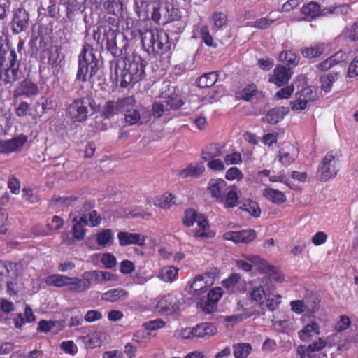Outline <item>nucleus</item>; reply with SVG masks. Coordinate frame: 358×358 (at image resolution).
<instances>
[{"instance_id": "61", "label": "nucleus", "mask_w": 358, "mask_h": 358, "mask_svg": "<svg viewBox=\"0 0 358 358\" xmlns=\"http://www.w3.org/2000/svg\"><path fill=\"white\" fill-rule=\"evenodd\" d=\"M131 108H129V110H125L124 119L126 122L129 125H134L137 124L141 120L140 113L137 110H131Z\"/></svg>"}, {"instance_id": "49", "label": "nucleus", "mask_w": 358, "mask_h": 358, "mask_svg": "<svg viewBox=\"0 0 358 358\" xmlns=\"http://www.w3.org/2000/svg\"><path fill=\"white\" fill-rule=\"evenodd\" d=\"M176 199L171 193L166 192L157 199L155 206L162 209H169L172 205L176 204Z\"/></svg>"}, {"instance_id": "15", "label": "nucleus", "mask_w": 358, "mask_h": 358, "mask_svg": "<svg viewBox=\"0 0 358 358\" xmlns=\"http://www.w3.org/2000/svg\"><path fill=\"white\" fill-rule=\"evenodd\" d=\"M315 95L310 87H306L295 94V100L290 102L292 110L299 111L305 110L308 103L314 101Z\"/></svg>"}, {"instance_id": "30", "label": "nucleus", "mask_w": 358, "mask_h": 358, "mask_svg": "<svg viewBox=\"0 0 358 358\" xmlns=\"http://www.w3.org/2000/svg\"><path fill=\"white\" fill-rule=\"evenodd\" d=\"M129 296V292L123 288H115L109 289L101 294V300L115 303L125 300Z\"/></svg>"}, {"instance_id": "20", "label": "nucleus", "mask_w": 358, "mask_h": 358, "mask_svg": "<svg viewBox=\"0 0 358 358\" xmlns=\"http://www.w3.org/2000/svg\"><path fill=\"white\" fill-rule=\"evenodd\" d=\"M228 189L227 182L222 178H212L208 185V190L211 198L214 199L217 203L220 202Z\"/></svg>"}, {"instance_id": "52", "label": "nucleus", "mask_w": 358, "mask_h": 358, "mask_svg": "<svg viewBox=\"0 0 358 358\" xmlns=\"http://www.w3.org/2000/svg\"><path fill=\"white\" fill-rule=\"evenodd\" d=\"M199 34L203 42L208 47L216 48L217 45L214 42L213 38L211 36L209 28L207 25H201L199 27Z\"/></svg>"}, {"instance_id": "57", "label": "nucleus", "mask_w": 358, "mask_h": 358, "mask_svg": "<svg viewBox=\"0 0 358 358\" xmlns=\"http://www.w3.org/2000/svg\"><path fill=\"white\" fill-rule=\"evenodd\" d=\"M294 92V86L293 84L285 85L276 92L275 96L278 100L289 99Z\"/></svg>"}, {"instance_id": "21", "label": "nucleus", "mask_w": 358, "mask_h": 358, "mask_svg": "<svg viewBox=\"0 0 358 358\" xmlns=\"http://www.w3.org/2000/svg\"><path fill=\"white\" fill-rule=\"evenodd\" d=\"M205 277L201 275H196L192 282L190 284V289H192V295L194 298V300L196 302V304L199 303V301L201 299V298L206 297V294L208 291V286L207 283L204 281Z\"/></svg>"}, {"instance_id": "42", "label": "nucleus", "mask_w": 358, "mask_h": 358, "mask_svg": "<svg viewBox=\"0 0 358 358\" xmlns=\"http://www.w3.org/2000/svg\"><path fill=\"white\" fill-rule=\"evenodd\" d=\"M218 74L212 71L203 74L197 80V85L200 88H209L217 81Z\"/></svg>"}, {"instance_id": "32", "label": "nucleus", "mask_w": 358, "mask_h": 358, "mask_svg": "<svg viewBox=\"0 0 358 358\" xmlns=\"http://www.w3.org/2000/svg\"><path fill=\"white\" fill-rule=\"evenodd\" d=\"M205 170L203 164L196 165L189 164L185 169L180 171L178 176L182 179L198 178L204 173Z\"/></svg>"}, {"instance_id": "25", "label": "nucleus", "mask_w": 358, "mask_h": 358, "mask_svg": "<svg viewBox=\"0 0 358 358\" xmlns=\"http://www.w3.org/2000/svg\"><path fill=\"white\" fill-rule=\"evenodd\" d=\"M320 334V325L315 321L307 324L298 332L300 340L306 343L310 342L313 337L319 336Z\"/></svg>"}, {"instance_id": "48", "label": "nucleus", "mask_w": 358, "mask_h": 358, "mask_svg": "<svg viewBox=\"0 0 358 358\" xmlns=\"http://www.w3.org/2000/svg\"><path fill=\"white\" fill-rule=\"evenodd\" d=\"M235 358H247L252 351V346L248 343H239L233 345Z\"/></svg>"}, {"instance_id": "11", "label": "nucleus", "mask_w": 358, "mask_h": 358, "mask_svg": "<svg viewBox=\"0 0 358 358\" xmlns=\"http://www.w3.org/2000/svg\"><path fill=\"white\" fill-rule=\"evenodd\" d=\"M86 99L80 97L74 99L66 107V115L74 122H84L89 116V109Z\"/></svg>"}, {"instance_id": "29", "label": "nucleus", "mask_w": 358, "mask_h": 358, "mask_svg": "<svg viewBox=\"0 0 358 358\" xmlns=\"http://www.w3.org/2000/svg\"><path fill=\"white\" fill-rule=\"evenodd\" d=\"M27 138H13L10 140L1 141V153L9 154L13 152H18L24 146Z\"/></svg>"}, {"instance_id": "4", "label": "nucleus", "mask_w": 358, "mask_h": 358, "mask_svg": "<svg viewBox=\"0 0 358 358\" xmlns=\"http://www.w3.org/2000/svg\"><path fill=\"white\" fill-rule=\"evenodd\" d=\"M99 60L93 47L85 43L78 55V69L76 80L80 83L91 81L99 70Z\"/></svg>"}, {"instance_id": "22", "label": "nucleus", "mask_w": 358, "mask_h": 358, "mask_svg": "<svg viewBox=\"0 0 358 358\" xmlns=\"http://www.w3.org/2000/svg\"><path fill=\"white\" fill-rule=\"evenodd\" d=\"M84 0H59V3L65 8L66 17L73 21L76 15L82 11Z\"/></svg>"}, {"instance_id": "56", "label": "nucleus", "mask_w": 358, "mask_h": 358, "mask_svg": "<svg viewBox=\"0 0 358 358\" xmlns=\"http://www.w3.org/2000/svg\"><path fill=\"white\" fill-rule=\"evenodd\" d=\"M150 334L143 330H138L134 333L132 341L142 345H145L150 341Z\"/></svg>"}, {"instance_id": "37", "label": "nucleus", "mask_w": 358, "mask_h": 358, "mask_svg": "<svg viewBox=\"0 0 358 358\" xmlns=\"http://www.w3.org/2000/svg\"><path fill=\"white\" fill-rule=\"evenodd\" d=\"M40 59L41 61L43 62L45 57L48 58V64L51 66L52 68H57L60 66V63L62 62L61 59H59V55L57 50H56L55 52L52 50V48H46L43 49L40 52Z\"/></svg>"}, {"instance_id": "5", "label": "nucleus", "mask_w": 358, "mask_h": 358, "mask_svg": "<svg viewBox=\"0 0 358 358\" xmlns=\"http://www.w3.org/2000/svg\"><path fill=\"white\" fill-rule=\"evenodd\" d=\"M20 64L15 50L6 47L0 53V79L6 84L14 83L19 78Z\"/></svg>"}, {"instance_id": "44", "label": "nucleus", "mask_w": 358, "mask_h": 358, "mask_svg": "<svg viewBox=\"0 0 358 358\" xmlns=\"http://www.w3.org/2000/svg\"><path fill=\"white\" fill-rule=\"evenodd\" d=\"M163 101L169 113L171 110H179L184 104L182 99L176 94H173L165 97Z\"/></svg>"}, {"instance_id": "54", "label": "nucleus", "mask_w": 358, "mask_h": 358, "mask_svg": "<svg viewBox=\"0 0 358 358\" xmlns=\"http://www.w3.org/2000/svg\"><path fill=\"white\" fill-rule=\"evenodd\" d=\"M306 310L310 313L317 312L320 307V300L316 296H310L305 303Z\"/></svg>"}, {"instance_id": "24", "label": "nucleus", "mask_w": 358, "mask_h": 358, "mask_svg": "<svg viewBox=\"0 0 358 358\" xmlns=\"http://www.w3.org/2000/svg\"><path fill=\"white\" fill-rule=\"evenodd\" d=\"M196 224L198 228L193 231L194 238H209L215 236V234L210 230L208 220L202 214H200Z\"/></svg>"}, {"instance_id": "47", "label": "nucleus", "mask_w": 358, "mask_h": 358, "mask_svg": "<svg viewBox=\"0 0 358 358\" xmlns=\"http://www.w3.org/2000/svg\"><path fill=\"white\" fill-rule=\"evenodd\" d=\"M279 60L292 69L298 65L299 58L292 50H285L279 55Z\"/></svg>"}, {"instance_id": "12", "label": "nucleus", "mask_w": 358, "mask_h": 358, "mask_svg": "<svg viewBox=\"0 0 358 358\" xmlns=\"http://www.w3.org/2000/svg\"><path fill=\"white\" fill-rule=\"evenodd\" d=\"M30 16L29 12L23 7L13 10L10 22V29L13 35L26 32L29 27Z\"/></svg>"}, {"instance_id": "7", "label": "nucleus", "mask_w": 358, "mask_h": 358, "mask_svg": "<svg viewBox=\"0 0 358 358\" xmlns=\"http://www.w3.org/2000/svg\"><path fill=\"white\" fill-rule=\"evenodd\" d=\"M136 103L133 96L119 98L117 100L107 101L100 111V115L104 120H110L115 115H118L129 108H132Z\"/></svg>"}, {"instance_id": "58", "label": "nucleus", "mask_w": 358, "mask_h": 358, "mask_svg": "<svg viewBox=\"0 0 358 358\" xmlns=\"http://www.w3.org/2000/svg\"><path fill=\"white\" fill-rule=\"evenodd\" d=\"M166 326V322L161 318L151 320L143 324V327L147 331H155Z\"/></svg>"}, {"instance_id": "59", "label": "nucleus", "mask_w": 358, "mask_h": 358, "mask_svg": "<svg viewBox=\"0 0 358 358\" xmlns=\"http://www.w3.org/2000/svg\"><path fill=\"white\" fill-rule=\"evenodd\" d=\"M271 15V13H270L268 17L257 19L255 22L250 24V26L259 29H265L268 28L275 21V20L269 18Z\"/></svg>"}, {"instance_id": "1", "label": "nucleus", "mask_w": 358, "mask_h": 358, "mask_svg": "<svg viewBox=\"0 0 358 358\" xmlns=\"http://www.w3.org/2000/svg\"><path fill=\"white\" fill-rule=\"evenodd\" d=\"M93 38L101 47L105 44L106 50L114 57H122L123 60L131 55L129 40L120 31L117 23L115 26L113 23L112 25L99 26L97 30L94 31Z\"/></svg>"}, {"instance_id": "13", "label": "nucleus", "mask_w": 358, "mask_h": 358, "mask_svg": "<svg viewBox=\"0 0 358 358\" xmlns=\"http://www.w3.org/2000/svg\"><path fill=\"white\" fill-rule=\"evenodd\" d=\"M222 296V289L220 287H214L210 290L208 289L206 297H202L197 307L206 313L210 314L213 313L217 307V303L220 301Z\"/></svg>"}, {"instance_id": "53", "label": "nucleus", "mask_w": 358, "mask_h": 358, "mask_svg": "<svg viewBox=\"0 0 358 358\" xmlns=\"http://www.w3.org/2000/svg\"><path fill=\"white\" fill-rule=\"evenodd\" d=\"M200 214H197L196 211L193 208L187 209L182 219V224L187 227H190L197 222Z\"/></svg>"}, {"instance_id": "41", "label": "nucleus", "mask_w": 358, "mask_h": 358, "mask_svg": "<svg viewBox=\"0 0 358 358\" xmlns=\"http://www.w3.org/2000/svg\"><path fill=\"white\" fill-rule=\"evenodd\" d=\"M259 92L257 86L255 83H250L245 85L241 91L237 92L236 97L239 100L243 99L245 101H250L254 96Z\"/></svg>"}, {"instance_id": "38", "label": "nucleus", "mask_w": 358, "mask_h": 358, "mask_svg": "<svg viewBox=\"0 0 358 358\" xmlns=\"http://www.w3.org/2000/svg\"><path fill=\"white\" fill-rule=\"evenodd\" d=\"M114 238V232L111 229H102L96 234V243L102 248L113 245Z\"/></svg>"}, {"instance_id": "39", "label": "nucleus", "mask_w": 358, "mask_h": 358, "mask_svg": "<svg viewBox=\"0 0 358 358\" xmlns=\"http://www.w3.org/2000/svg\"><path fill=\"white\" fill-rule=\"evenodd\" d=\"M250 296L251 300L255 301L262 310L261 311L257 310L256 313H254V315H264V310L262 308L266 296L264 289L262 286L255 287L250 292Z\"/></svg>"}, {"instance_id": "18", "label": "nucleus", "mask_w": 358, "mask_h": 358, "mask_svg": "<svg viewBox=\"0 0 358 358\" xmlns=\"http://www.w3.org/2000/svg\"><path fill=\"white\" fill-rule=\"evenodd\" d=\"M180 303L173 294H166L160 298L157 307L163 313L172 314L180 309Z\"/></svg>"}, {"instance_id": "6", "label": "nucleus", "mask_w": 358, "mask_h": 358, "mask_svg": "<svg viewBox=\"0 0 358 358\" xmlns=\"http://www.w3.org/2000/svg\"><path fill=\"white\" fill-rule=\"evenodd\" d=\"M217 334L215 323L201 322L192 327L182 328L176 331L178 338L185 340H208Z\"/></svg>"}, {"instance_id": "17", "label": "nucleus", "mask_w": 358, "mask_h": 358, "mask_svg": "<svg viewBox=\"0 0 358 358\" xmlns=\"http://www.w3.org/2000/svg\"><path fill=\"white\" fill-rule=\"evenodd\" d=\"M223 237L224 240L231 241L235 243L248 244L256 238L257 234L254 229L230 231L224 233Z\"/></svg>"}, {"instance_id": "43", "label": "nucleus", "mask_w": 358, "mask_h": 358, "mask_svg": "<svg viewBox=\"0 0 358 358\" xmlns=\"http://www.w3.org/2000/svg\"><path fill=\"white\" fill-rule=\"evenodd\" d=\"M213 29L215 31L224 29L228 24V17L224 12H214L210 17Z\"/></svg>"}, {"instance_id": "50", "label": "nucleus", "mask_w": 358, "mask_h": 358, "mask_svg": "<svg viewBox=\"0 0 358 358\" xmlns=\"http://www.w3.org/2000/svg\"><path fill=\"white\" fill-rule=\"evenodd\" d=\"M69 276L61 274H52L48 276L45 280L46 285L56 287H63L66 285Z\"/></svg>"}, {"instance_id": "10", "label": "nucleus", "mask_w": 358, "mask_h": 358, "mask_svg": "<svg viewBox=\"0 0 358 358\" xmlns=\"http://www.w3.org/2000/svg\"><path fill=\"white\" fill-rule=\"evenodd\" d=\"M338 158L336 157L333 151H330L323 158L319 166L317 175L322 182L336 177L338 171Z\"/></svg>"}, {"instance_id": "3", "label": "nucleus", "mask_w": 358, "mask_h": 358, "mask_svg": "<svg viewBox=\"0 0 358 358\" xmlns=\"http://www.w3.org/2000/svg\"><path fill=\"white\" fill-rule=\"evenodd\" d=\"M142 48L152 58L166 54L171 48L169 34L162 29H150L140 31Z\"/></svg>"}, {"instance_id": "63", "label": "nucleus", "mask_w": 358, "mask_h": 358, "mask_svg": "<svg viewBox=\"0 0 358 358\" xmlns=\"http://www.w3.org/2000/svg\"><path fill=\"white\" fill-rule=\"evenodd\" d=\"M243 178V174L242 171L236 166H233L229 168L226 173H225V178L227 180L232 181L234 180H241Z\"/></svg>"}, {"instance_id": "9", "label": "nucleus", "mask_w": 358, "mask_h": 358, "mask_svg": "<svg viewBox=\"0 0 358 358\" xmlns=\"http://www.w3.org/2000/svg\"><path fill=\"white\" fill-rule=\"evenodd\" d=\"M180 18L178 10L175 8L171 3H166L164 5L156 3L152 6L151 19L158 24H165Z\"/></svg>"}, {"instance_id": "35", "label": "nucleus", "mask_w": 358, "mask_h": 358, "mask_svg": "<svg viewBox=\"0 0 358 358\" xmlns=\"http://www.w3.org/2000/svg\"><path fill=\"white\" fill-rule=\"evenodd\" d=\"M262 195L268 201L276 205H281L287 201V197L282 192L271 187L265 188L262 192Z\"/></svg>"}, {"instance_id": "8", "label": "nucleus", "mask_w": 358, "mask_h": 358, "mask_svg": "<svg viewBox=\"0 0 358 358\" xmlns=\"http://www.w3.org/2000/svg\"><path fill=\"white\" fill-rule=\"evenodd\" d=\"M248 262L252 263L256 267L257 271L261 273L266 275L269 280L278 283L284 281L285 277L283 274L273 265L270 264L266 259L258 255H244Z\"/></svg>"}, {"instance_id": "2", "label": "nucleus", "mask_w": 358, "mask_h": 358, "mask_svg": "<svg viewBox=\"0 0 358 358\" xmlns=\"http://www.w3.org/2000/svg\"><path fill=\"white\" fill-rule=\"evenodd\" d=\"M147 62L137 53L132 52L122 62L118 60L114 67L116 82H120L122 88L133 86L145 76Z\"/></svg>"}, {"instance_id": "45", "label": "nucleus", "mask_w": 358, "mask_h": 358, "mask_svg": "<svg viewBox=\"0 0 358 358\" xmlns=\"http://www.w3.org/2000/svg\"><path fill=\"white\" fill-rule=\"evenodd\" d=\"M240 209L249 213L254 217H259L261 214V209L258 203L250 199L243 201Z\"/></svg>"}, {"instance_id": "64", "label": "nucleus", "mask_w": 358, "mask_h": 358, "mask_svg": "<svg viewBox=\"0 0 358 358\" xmlns=\"http://www.w3.org/2000/svg\"><path fill=\"white\" fill-rule=\"evenodd\" d=\"M346 37L352 41H358V20L345 29Z\"/></svg>"}, {"instance_id": "34", "label": "nucleus", "mask_w": 358, "mask_h": 358, "mask_svg": "<svg viewBox=\"0 0 358 358\" xmlns=\"http://www.w3.org/2000/svg\"><path fill=\"white\" fill-rule=\"evenodd\" d=\"M36 316L33 313L31 308L26 305L24 314L17 313L14 317L15 327L20 329L25 323H31L36 321Z\"/></svg>"}, {"instance_id": "23", "label": "nucleus", "mask_w": 358, "mask_h": 358, "mask_svg": "<svg viewBox=\"0 0 358 358\" xmlns=\"http://www.w3.org/2000/svg\"><path fill=\"white\" fill-rule=\"evenodd\" d=\"M66 286L68 287V291L72 293H81L90 287L91 282L85 278L80 279L78 277H69Z\"/></svg>"}, {"instance_id": "60", "label": "nucleus", "mask_w": 358, "mask_h": 358, "mask_svg": "<svg viewBox=\"0 0 358 358\" xmlns=\"http://www.w3.org/2000/svg\"><path fill=\"white\" fill-rule=\"evenodd\" d=\"M350 325L351 320L350 317L345 315H342L334 325V331L337 333L342 332L346 330Z\"/></svg>"}, {"instance_id": "16", "label": "nucleus", "mask_w": 358, "mask_h": 358, "mask_svg": "<svg viewBox=\"0 0 358 358\" xmlns=\"http://www.w3.org/2000/svg\"><path fill=\"white\" fill-rule=\"evenodd\" d=\"M39 94V88L36 83L30 78H25L22 80L17 87L15 90L13 96L17 99L20 96L30 98L36 96Z\"/></svg>"}, {"instance_id": "26", "label": "nucleus", "mask_w": 358, "mask_h": 358, "mask_svg": "<svg viewBox=\"0 0 358 358\" xmlns=\"http://www.w3.org/2000/svg\"><path fill=\"white\" fill-rule=\"evenodd\" d=\"M99 7L107 13L117 16L122 10L121 0H94Z\"/></svg>"}, {"instance_id": "28", "label": "nucleus", "mask_w": 358, "mask_h": 358, "mask_svg": "<svg viewBox=\"0 0 358 358\" xmlns=\"http://www.w3.org/2000/svg\"><path fill=\"white\" fill-rule=\"evenodd\" d=\"M326 45L324 43H316L301 49V53L304 58L311 59L320 57L324 52Z\"/></svg>"}, {"instance_id": "27", "label": "nucleus", "mask_w": 358, "mask_h": 358, "mask_svg": "<svg viewBox=\"0 0 358 358\" xmlns=\"http://www.w3.org/2000/svg\"><path fill=\"white\" fill-rule=\"evenodd\" d=\"M238 195L237 187L235 185L229 187L225 194L222 196L219 203H221L227 209L234 208L238 203Z\"/></svg>"}, {"instance_id": "33", "label": "nucleus", "mask_w": 358, "mask_h": 358, "mask_svg": "<svg viewBox=\"0 0 358 358\" xmlns=\"http://www.w3.org/2000/svg\"><path fill=\"white\" fill-rule=\"evenodd\" d=\"M75 222L72 227L73 236L79 241L85 238L86 233V227L88 225L87 220L85 216H81L79 219L75 217L73 219Z\"/></svg>"}, {"instance_id": "31", "label": "nucleus", "mask_w": 358, "mask_h": 358, "mask_svg": "<svg viewBox=\"0 0 358 358\" xmlns=\"http://www.w3.org/2000/svg\"><path fill=\"white\" fill-rule=\"evenodd\" d=\"M301 13L304 21L310 22L320 16V6L317 2L310 1L301 7Z\"/></svg>"}, {"instance_id": "40", "label": "nucleus", "mask_w": 358, "mask_h": 358, "mask_svg": "<svg viewBox=\"0 0 358 358\" xmlns=\"http://www.w3.org/2000/svg\"><path fill=\"white\" fill-rule=\"evenodd\" d=\"M287 113V108H273L271 109L266 115V121L271 124H275L282 120Z\"/></svg>"}, {"instance_id": "51", "label": "nucleus", "mask_w": 358, "mask_h": 358, "mask_svg": "<svg viewBox=\"0 0 358 358\" xmlns=\"http://www.w3.org/2000/svg\"><path fill=\"white\" fill-rule=\"evenodd\" d=\"M178 269L175 266H166L161 269L160 278L164 282H172L178 275Z\"/></svg>"}, {"instance_id": "46", "label": "nucleus", "mask_w": 358, "mask_h": 358, "mask_svg": "<svg viewBox=\"0 0 358 358\" xmlns=\"http://www.w3.org/2000/svg\"><path fill=\"white\" fill-rule=\"evenodd\" d=\"M82 340L86 348L94 349L102 343L101 333L96 331L82 337Z\"/></svg>"}, {"instance_id": "14", "label": "nucleus", "mask_w": 358, "mask_h": 358, "mask_svg": "<svg viewBox=\"0 0 358 358\" xmlns=\"http://www.w3.org/2000/svg\"><path fill=\"white\" fill-rule=\"evenodd\" d=\"M292 75V68L278 64L274 69L273 73L270 75L268 82L278 87H283L289 83Z\"/></svg>"}, {"instance_id": "19", "label": "nucleus", "mask_w": 358, "mask_h": 358, "mask_svg": "<svg viewBox=\"0 0 358 358\" xmlns=\"http://www.w3.org/2000/svg\"><path fill=\"white\" fill-rule=\"evenodd\" d=\"M119 245L125 247L130 245H136L143 247L145 245L146 237L140 234L120 231L117 234Z\"/></svg>"}, {"instance_id": "55", "label": "nucleus", "mask_w": 358, "mask_h": 358, "mask_svg": "<svg viewBox=\"0 0 358 358\" xmlns=\"http://www.w3.org/2000/svg\"><path fill=\"white\" fill-rule=\"evenodd\" d=\"M296 358H320V355L306 348V345H300L296 348Z\"/></svg>"}, {"instance_id": "36", "label": "nucleus", "mask_w": 358, "mask_h": 358, "mask_svg": "<svg viewBox=\"0 0 358 358\" xmlns=\"http://www.w3.org/2000/svg\"><path fill=\"white\" fill-rule=\"evenodd\" d=\"M222 148L218 143H210L206 145L201 154L202 160L207 162L208 160L215 159L222 155Z\"/></svg>"}, {"instance_id": "62", "label": "nucleus", "mask_w": 358, "mask_h": 358, "mask_svg": "<svg viewBox=\"0 0 358 358\" xmlns=\"http://www.w3.org/2000/svg\"><path fill=\"white\" fill-rule=\"evenodd\" d=\"M164 101L160 102H155L152 106V110L153 115L159 118L164 115H169L170 113L168 112L166 107L164 106Z\"/></svg>"}]
</instances>
